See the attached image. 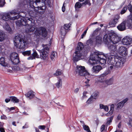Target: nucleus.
I'll return each instance as SVG.
<instances>
[{"label":"nucleus","mask_w":132,"mask_h":132,"mask_svg":"<svg viewBox=\"0 0 132 132\" xmlns=\"http://www.w3.org/2000/svg\"><path fill=\"white\" fill-rule=\"evenodd\" d=\"M42 46L43 47V49L42 50H39V51H44V52H46V53H47V51H48L49 49V45H42Z\"/></svg>","instance_id":"b1692460"},{"label":"nucleus","mask_w":132,"mask_h":132,"mask_svg":"<svg viewBox=\"0 0 132 132\" xmlns=\"http://www.w3.org/2000/svg\"><path fill=\"white\" fill-rule=\"evenodd\" d=\"M96 39L97 44H100L101 43L102 40L101 37L98 36L96 37Z\"/></svg>","instance_id":"f704fd0d"},{"label":"nucleus","mask_w":132,"mask_h":132,"mask_svg":"<svg viewBox=\"0 0 132 132\" xmlns=\"http://www.w3.org/2000/svg\"><path fill=\"white\" fill-rule=\"evenodd\" d=\"M5 35L4 32L0 30V42H2L5 39Z\"/></svg>","instance_id":"393cba45"},{"label":"nucleus","mask_w":132,"mask_h":132,"mask_svg":"<svg viewBox=\"0 0 132 132\" xmlns=\"http://www.w3.org/2000/svg\"><path fill=\"white\" fill-rule=\"evenodd\" d=\"M65 4V2H64L63 4V6L62 8V10L63 12H64L65 10V6L64 5Z\"/></svg>","instance_id":"bf43d9fd"},{"label":"nucleus","mask_w":132,"mask_h":132,"mask_svg":"<svg viewBox=\"0 0 132 132\" xmlns=\"http://www.w3.org/2000/svg\"><path fill=\"white\" fill-rule=\"evenodd\" d=\"M66 30L64 27H62L61 28L60 32L62 35L64 36L65 35L66 33Z\"/></svg>","instance_id":"72a5a7b5"},{"label":"nucleus","mask_w":132,"mask_h":132,"mask_svg":"<svg viewBox=\"0 0 132 132\" xmlns=\"http://www.w3.org/2000/svg\"><path fill=\"white\" fill-rule=\"evenodd\" d=\"M11 61L14 64H16L19 62V60L17 53L14 52L12 53L10 56Z\"/></svg>","instance_id":"f8f14e48"},{"label":"nucleus","mask_w":132,"mask_h":132,"mask_svg":"<svg viewBox=\"0 0 132 132\" xmlns=\"http://www.w3.org/2000/svg\"><path fill=\"white\" fill-rule=\"evenodd\" d=\"M33 21V19L31 18H29L27 17L24 18L21 20H18L16 22V24L18 26L26 25L27 22L30 23H31Z\"/></svg>","instance_id":"1a4fd4ad"},{"label":"nucleus","mask_w":132,"mask_h":132,"mask_svg":"<svg viewBox=\"0 0 132 132\" xmlns=\"http://www.w3.org/2000/svg\"><path fill=\"white\" fill-rule=\"evenodd\" d=\"M87 93V92H84L83 93V96L82 97V99H84L85 98H86L87 97V96L86 95V94Z\"/></svg>","instance_id":"8fccbe9b"},{"label":"nucleus","mask_w":132,"mask_h":132,"mask_svg":"<svg viewBox=\"0 0 132 132\" xmlns=\"http://www.w3.org/2000/svg\"><path fill=\"white\" fill-rule=\"evenodd\" d=\"M65 27L64 28L66 30H67L70 27V25L69 24H66L64 25Z\"/></svg>","instance_id":"603ef678"},{"label":"nucleus","mask_w":132,"mask_h":132,"mask_svg":"<svg viewBox=\"0 0 132 132\" xmlns=\"http://www.w3.org/2000/svg\"><path fill=\"white\" fill-rule=\"evenodd\" d=\"M1 119H7V117L4 114H3L1 116Z\"/></svg>","instance_id":"5fc2aeb1"},{"label":"nucleus","mask_w":132,"mask_h":132,"mask_svg":"<svg viewBox=\"0 0 132 132\" xmlns=\"http://www.w3.org/2000/svg\"><path fill=\"white\" fill-rule=\"evenodd\" d=\"M33 53L32 54L31 56L27 58L28 60H32L35 59V58H38L39 56L38 54L36 51L35 50H33Z\"/></svg>","instance_id":"a211bd4d"},{"label":"nucleus","mask_w":132,"mask_h":132,"mask_svg":"<svg viewBox=\"0 0 132 132\" xmlns=\"http://www.w3.org/2000/svg\"><path fill=\"white\" fill-rule=\"evenodd\" d=\"M20 71H22L25 70L26 69H28V68H27L25 65L23 64H21L20 65Z\"/></svg>","instance_id":"c03bdc74"},{"label":"nucleus","mask_w":132,"mask_h":132,"mask_svg":"<svg viewBox=\"0 0 132 132\" xmlns=\"http://www.w3.org/2000/svg\"><path fill=\"white\" fill-rule=\"evenodd\" d=\"M90 80L89 79H87L86 81L85 82V83L86 84V86H88V84H87V83H88V82Z\"/></svg>","instance_id":"774afa93"},{"label":"nucleus","mask_w":132,"mask_h":132,"mask_svg":"<svg viewBox=\"0 0 132 132\" xmlns=\"http://www.w3.org/2000/svg\"><path fill=\"white\" fill-rule=\"evenodd\" d=\"M101 56L102 55L99 54L98 52L94 53L90 55L89 63L90 64L93 65L99 62L102 65L105 64L106 62V60L104 58H101Z\"/></svg>","instance_id":"20e7f679"},{"label":"nucleus","mask_w":132,"mask_h":132,"mask_svg":"<svg viewBox=\"0 0 132 132\" xmlns=\"http://www.w3.org/2000/svg\"><path fill=\"white\" fill-rule=\"evenodd\" d=\"M10 98L11 101L14 103H18L19 102V100L15 96H10Z\"/></svg>","instance_id":"2f4dec72"},{"label":"nucleus","mask_w":132,"mask_h":132,"mask_svg":"<svg viewBox=\"0 0 132 132\" xmlns=\"http://www.w3.org/2000/svg\"><path fill=\"white\" fill-rule=\"evenodd\" d=\"M4 124V123L0 122V128L3 127Z\"/></svg>","instance_id":"69168bd1"},{"label":"nucleus","mask_w":132,"mask_h":132,"mask_svg":"<svg viewBox=\"0 0 132 132\" xmlns=\"http://www.w3.org/2000/svg\"><path fill=\"white\" fill-rule=\"evenodd\" d=\"M61 74V72L60 71H57L56 72L54 73V75L56 76H59Z\"/></svg>","instance_id":"3c124183"},{"label":"nucleus","mask_w":132,"mask_h":132,"mask_svg":"<svg viewBox=\"0 0 132 132\" xmlns=\"http://www.w3.org/2000/svg\"><path fill=\"white\" fill-rule=\"evenodd\" d=\"M5 3V0H0V7L3 6Z\"/></svg>","instance_id":"a18cd8bd"},{"label":"nucleus","mask_w":132,"mask_h":132,"mask_svg":"<svg viewBox=\"0 0 132 132\" xmlns=\"http://www.w3.org/2000/svg\"><path fill=\"white\" fill-rule=\"evenodd\" d=\"M57 57V53L56 52H53L52 53L50 56L51 59L53 60L55 59Z\"/></svg>","instance_id":"473e14b6"},{"label":"nucleus","mask_w":132,"mask_h":132,"mask_svg":"<svg viewBox=\"0 0 132 132\" xmlns=\"http://www.w3.org/2000/svg\"><path fill=\"white\" fill-rule=\"evenodd\" d=\"M119 18V16L118 15L116 16L109 23L110 27H115L116 24Z\"/></svg>","instance_id":"f3484780"},{"label":"nucleus","mask_w":132,"mask_h":132,"mask_svg":"<svg viewBox=\"0 0 132 132\" xmlns=\"http://www.w3.org/2000/svg\"><path fill=\"white\" fill-rule=\"evenodd\" d=\"M62 83V82L61 79H59L57 82L55 84V85L57 88H59L60 87H61Z\"/></svg>","instance_id":"c756f323"},{"label":"nucleus","mask_w":132,"mask_h":132,"mask_svg":"<svg viewBox=\"0 0 132 132\" xmlns=\"http://www.w3.org/2000/svg\"><path fill=\"white\" fill-rule=\"evenodd\" d=\"M94 41V39L93 38H91L88 40L86 42V44L88 46H90L92 45Z\"/></svg>","instance_id":"7c9ffc66"},{"label":"nucleus","mask_w":132,"mask_h":132,"mask_svg":"<svg viewBox=\"0 0 132 132\" xmlns=\"http://www.w3.org/2000/svg\"><path fill=\"white\" fill-rule=\"evenodd\" d=\"M18 13L15 10H13L7 13H4L2 17V19L5 21H7L9 20H14L18 19L19 18L18 15L12 16L13 15H15L18 14Z\"/></svg>","instance_id":"0eeeda50"},{"label":"nucleus","mask_w":132,"mask_h":132,"mask_svg":"<svg viewBox=\"0 0 132 132\" xmlns=\"http://www.w3.org/2000/svg\"><path fill=\"white\" fill-rule=\"evenodd\" d=\"M39 52L41 53H40L41 58L44 60L45 59L47 56V53H46V52H44V51H39Z\"/></svg>","instance_id":"5701e85b"},{"label":"nucleus","mask_w":132,"mask_h":132,"mask_svg":"<svg viewBox=\"0 0 132 132\" xmlns=\"http://www.w3.org/2000/svg\"><path fill=\"white\" fill-rule=\"evenodd\" d=\"M127 10V9L126 7H123L121 11V14H123L124 13L126 12Z\"/></svg>","instance_id":"49530a36"},{"label":"nucleus","mask_w":132,"mask_h":132,"mask_svg":"<svg viewBox=\"0 0 132 132\" xmlns=\"http://www.w3.org/2000/svg\"><path fill=\"white\" fill-rule=\"evenodd\" d=\"M106 59H108V63L112 66L110 67V68L112 69L115 68H119L122 67L124 63V60L123 58L115 56L111 53H109L102 55Z\"/></svg>","instance_id":"f03ea898"},{"label":"nucleus","mask_w":132,"mask_h":132,"mask_svg":"<svg viewBox=\"0 0 132 132\" xmlns=\"http://www.w3.org/2000/svg\"><path fill=\"white\" fill-rule=\"evenodd\" d=\"M102 109H103L105 111H108L109 110V108L107 106H104V107H103V108Z\"/></svg>","instance_id":"864d4df0"},{"label":"nucleus","mask_w":132,"mask_h":132,"mask_svg":"<svg viewBox=\"0 0 132 132\" xmlns=\"http://www.w3.org/2000/svg\"><path fill=\"white\" fill-rule=\"evenodd\" d=\"M31 51H28L23 52L22 54L24 56H28L31 54Z\"/></svg>","instance_id":"a19ab883"},{"label":"nucleus","mask_w":132,"mask_h":132,"mask_svg":"<svg viewBox=\"0 0 132 132\" xmlns=\"http://www.w3.org/2000/svg\"><path fill=\"white\" fill-rule=\"evenodd\" d=\"M46 8V6H42L41 7H39L37 8V9H34V11H36V12H38L40 14H43L44 11L45 10V9Z\"/></svg>","instance_id":"4be33fe9"},{"label":"nucleus","mask_w":132,"mask_h":132,"mask_svg":"<svg viewBox=\"0 0 132 132\" xmlns=\"http://www.w3.org/2000/svg\"><path fill=\"white\" fill-rule=\"evenodd\" d=\"M112 83V82L111 81V79L108 80H106L105 82H104L102 85L103 87H106L108 85H110Z\"/></svg>","instance_id":"bb28decb"},{"label":"nucleus","mask_w":132,"mask_h":132,"mask_svg":"<svg viewBox=\"0 0 132 132\" xmlns=\"http://www.w3.org/2000/svg\"><path fill=\"white\" fill-rule=\"evenodd\" d=\"M113 116H112L110 117L107 119V121L106 122V124L107 125H109L112 120Z\"/></svg>","instance_id":"e433bc0d"},{"label":"nucleus","mask_w":132,"mask_h":132,"mask_svg":"<svg viewBox=\"0 0 132 132\" xmlns=\"http://www.w3.org/2000/svg\"><path fill=\"white\" fill-rule=\"evenodd\" d=\"M35 93L32 91H30L27 93L25 96L28 99H31L35 97Z\"/></svg>","instance_id":"6ab92c4d"},{"label":"nucleus","mask_w":132,"mask_h":132,"mask_svg":"<svg viewBox=\"0 0 132 132\" xmlns=\"http://www.w3.org/2000/svg\"><path fill=\"white\" fill-rule=\"evenodd\" d=\"M94 100H95L91 96L87 100V103L88 104H90L93 102Z\"/></svg>","instance_id":"37998d69"},{"label":"nucleus","mask_w":132,"mask_h":132,"mask_svg":"<svg viewBox=\"0 0 132 132\" xmlns=\"http://www.w3.org/2000/svg\"><path fill=\"white\" fill-rule=\"evenodd\" d=\"M98 93L97 92H95L91 96L94 99H96L98 96Z\"/></svg>","instance_id":"c9c22d12"},{"label":"nucleus","mask_w":132,"mask_h":132,"mask_svg":"<svg viewBox=\"0 0 132 132\" xmlns=\"http://www.w3.org/2000/svg\"><path fill=\"white\" fill-rule=\"evenodd\" d=\"M26 3L25 1L21 2L19 3L20 6L23 7L24 5L29 4V6L32 8H37L41 7L42 6H46V5L49 6H51V2L50 0H44L43 2L42 0H26Z\"/></svg>","instance_id":"7ed1b4c3"},{"label":"nucleus","mask_w":132,"mask_h":132,"mask_svg":"<svg viewBox=\"0 0 132 132\" xmlns=\"http://www.w3.org/2000/svg\"><path fill=\"white\" fill-rule=\"evenodd\" d=\"M0 64L3 66L5 67L7 66V63L5 62L4 57H2L0 59Z\"/></svg>","instance_id":"cd10ccee"},{"label":"nucleus","mask_w":132,"mask_h":132,"mask_svg":"<svg viewBox=\"0 0 132 132\" xmlns=\"http://www.w3.org/2000/svg\"><path fill=\"white\" fill-rule=\"evenodd\" d=\"M0 131L1 132H5L4 128L3 127L0 128Z\"/></svg>","instance_id":"052dcab7"},{"label":"nucleus","mask_w":132,"mask_h":132,"mask_svg":"<svg viewBox=\"0 0 132 132\" xmlns=\"http://www.w3.org/2000/svg\"><path fill=\"white\" fill-rule=\"evenodd\" d=\"M86 33H87V30H86L85 31L83 34H82V35H81V38L82 39L84 37V36L86 35Z\"/></svg>","instance_id":"4d7b16f0"},{"label":"nucleus","mask_w":132,"mask_h":132,"mask_svg":"<svg viewBox=\"0 0 132 132\" xmlns=\"http://www.w3.org/2000/svg\"><path fill=\"white\" fill-rule=\"evenodd\" d=\"M126 21H123L117 26V29L118 30L121 31H122L125 30L126 29Z\"/></svg>","instance_id":"2eb2a0df"},{"label":"nucleus","mask_w":132,"mask_h":132,"mask_svg":"<svg viewBox=\"0 0 132 132\" xmlns=\"http://www.w3.org/2000/svg\"><path fill=\"white\" fill-rule=\"evenodd\" d=\"M103 40L108 45L109 51L113 53H116L117 47L115 44L120 41V39L116 34L113 31H111L108 35L106 34L104 36Z\"/></svg>","instance_id":"f257e3e1"},{"label":"nucleus","mask_w":132,"mask_h":132,"mask_svg":"<svg viewBox=\"0 0 132 132\" xmlns=\"http://www.w3.org/2000/svg\"><path fill=\"white\" fill-rule=\"evenodd\" d=\"M106 78V77L101 74L99 77L98 80L100 82H103L105 81Z\"/></svg>","instance_id":"c85d7f7f"},{"label":"nucleus","mask_w":132,"mask_h":132,"mask_svg":"<svg viewBox=\"0 0 132 132\" xmlns=\"http://www.w3.org/2000/svg\"><path fill=\"white\" fill-rule=\"evenodd\" d=\"M21 37L20 35L16 36L14 39V42L15 46L17 48L23 49L25 47L27 43Z\"/></svg>","instance_id":"423d86ee"},{"label":"nucleus","mask_w":132,"mask_h":132,"mask_svg":"<svg viewBox=\"0 0 132 132\" xmlns=\"http://www.w3.org/2000/svg\"><path fill=\"white\" fill-rule=\"evenodd\" d=\"M128 9L131 13L132 14L129 16L130 19L127 21V25L129 28L132 29V6L130 4L128 5Z\"/></svg>","instance_id":"ddd939ff"},{"label":"nucleus","mask_w":132,"mask_h":132,"mask_svg":"<svg viewBox=\"0 0 132 132\" xmlns=\"http://www.w3.org/2000/svg\"><path fill=\"white\" fill-rule=\"evenodd\" d=\"M10 101H11V100H10V99L6 98L5 100V102H6L7 103H8Z\"/></svg>","instance_id":"e2e57ef3"},{"label":"nucleus","mask_w":132,"mask_h":132,"mask_svg":"<svg viewBox=\"0 0 132 132\" xmlns=\"http://www.w3.org/2000/svg\"><path fill=\"white\" fill-rule=\"evenodd\" d=\"M104 105H103V104H100V108H101V109H102L103 108V107H104Z\"/></svg>","instance_id":"338daca9"},{"label":"nucleus","mask_w":132,"mask_h":132,"mask_svg":"<svg viewBox=\"0 0 132 132\" xmlns=\"http://www.w3.org/2000/svg\"><path fill=\"white\" fill-rule=\"evenodd\" d=\"M34 20L33 19V21L31 23H30L27 22L26 26L25 31L27 33H29L33 32L35 29V24L33 23Z\"/></svg>","instance_id":"9b49d317"},{"label":"nucleus","mask_w":132,"mask_h":132,"mask_svg":"<svg viewBox=\"0 0 132 132\" xmlns=\"http://www.w3.org/2000/svg\"><path fill=\"white\" fill-rule=\"evenodd\" d=\"M79 89L78 88H77L76 89L74 90V92L75 93H77L79 91Z\"/></svg>","instance_id":"0e129e2a"},{"label":"nucleus","mask_w":132,"mask_h":132,"mask_svg":"<svg viewBox=\"0 0 132 132\" xmlns=\"http://www.w3.org/2000/svg\"><path fill=\"white\" fill-rule=\"evenodd\" d=\"M118 51L119 54L122 56L126 55L127 54V50L126 48L125 47H120L118 50Z\"/></svg>","instance_id":"dca6fc26"},{"label":"nucleus","mask_w":132,"mask_h":132,"mask_svg":"<svg viewBox=\"0 0 132 132\" xmlns=\"http://www.w3.org/2000/svg\"><path fill=\"white\" fill-rule=\"evenodd\" d=\"M105 126L104 125H102L101 127V131L102 132L105 129Z\"/></svg>","instance_id":"13d9d810"},{"label":"nucleus","mask_w":132,"mask_h":132,"mask_svg":"<svg viewBox=\"0 0 132 132\" xmlns=\"http://www.w3.org/2000/svg\"><path fill=\"white\" fill-rule=\"evenodd\" d=\"M84 48V45L81 42L78 43L76 50L73 55V60L75 62H77L82 59L81 57L83 56L84 54L81 51L82 49Z\"/></svg>","instance_id":"39448f33"},{"label":"nucleus","mask_w":132,"mask_h":132,"mask_svg":"<svg viewBox=\"0 0 132 132\" xmlns=\"http://www.w3.org/2000/svg\"><path fill=\"white\" fill-rule=\"evenodd\" d=\"M45 127L44 126H38V128L42 130L44 129Z\"/></svg>","instance_id":"6e6d98bb"},{"label":"nucleus","mask_w":132,"mask_h":132,"mask_svg":"<svg viewBox=\"0 0 132 132\" xmlns=\"http://www.w3.org/2000/svg\"><path fill=\"white\" fill-rule=\"evenodd\" d=\"M110 73V71L109 69H107V70H105V72L102 74L106 77L107 75L108 74Z\"/></svg>","instance_id":"58836bf2"},{"label":"nucleus","mask_w":132,"mask_h":132,"mask_svg":"<svg viewBox=\"0 0 132 132\" xmlns=\"http://www.w3.org/2000/svg\"><path fill=\"white\" fill-rule=\"evenodd\" d=\"M114 105L113 104L111 105V106L110 110L109 112L110 114H112L113 113V110H114Z\"/></svg>","instance_id":"ea45409f"},{"label":"nucleus","mask_w":132,"mask_h":132,"mask_svg":"<svg viewBox=\"0 0 132 132\" xmlns=\"http://www.w3.org/2000/svg\"><path fill=\"white\" fill-rule=\"evenodd\" d=\"M122 43L124 45H128L132 43V38L128 36L124 37L122 40Z\"/></svg>","instance_id":"4468645a"},{"label":"nucleus","mask_w":132,"mask_h":132,"mask_svg":"<svg viewBox=\"0 0 132 132\" xmlns=\"http://www.w3.org/2000/svg\"><path fill=\"white\" fill-rule=\"evenodd\" d=\"M121 116L120 114H119L117 117V119L118 120H120L121 119Z\"/></svg>","instance_id":"680f3d73"},{"label":"nucleus","mask_w":132,"mask_h":132,"mask_svg":"<svg viewBox=\"0 0 132 132\" xmlns=\"http://www.w3.org/2000/svg\"><path fill=\"white\" fill-rule=\"evenodd\" d=\"M34 34L36 36L42 35L43 37H45L47 35V32L45 27H40L36 28Z\"/></svg>","instance_id":"6e6552de"},{"label":"nucleus","mask_w":132,"mask_h":132,"mask_svg":"<svg viewBox=\"0 0 132 132\" xmlns=\"http://www.w3.org/2000/svg\"><path fill=\"white\" fill-rule=\"evenodd\" d=\"M12 69L15 71H20V65L18 66L15 65L13 66L12 68Z\"/></svg>","instance_id":"79ce46f5"},{"label":"nucleus","mask_w":132,"mask_h":132,"mask_svg":"<svg viewBox=\"0 0 132 132\" xmlns=\"http://www.w3.org/2000/svg\"><path fill=\"white\" fill-rule=\"evenodd\" d=\"M82 6L81 4L79 2H77L75 5V7L76 9V10L77 9L80 8Z\"/></svg>","instance_id":"4c0bfd02"},{"label":"nucleus","mask_w":132,"mask_h":132,"mask_svg":"<svg viewBox=\"0 0 132 132\" xmlns=\"http://www.w3.org/2000/svg\"><path fill=\"white\" fill-rule=\"evenodd\" d=\"M128 98H126L120 102L118 103L117 104V108H118L120 109L122 108L124 104L128 101Z\"/></svg>","instance_id":"412c9836"},{"label":"nucleus","mask_w":132,"mask_h":132,"mask_svg":"<svg viewBox=\"0 0 132 132\" xmlns=\"http://www.w3.org/2000/svg\"><path fill=\"white\" fill-rule=\"evenodd\" d=\"M102 69V67L100 65H97L93 67L92 69V72L94 73H97Z\"/></svg>","instance_id":"aec40b11"},{"label":"nucleus","mask_w":132,"mask_h":132,"mask_svg":"<svg viewBox=\"0 0 132 132\" xmlns=\"http://www.w3.org/2000/svg\"><path fill=\"white\" fill-rule=\"evenodd\" d=\"M3 27L5 30L8 31L10 33H11V29L7 23H5L3 26Z\"/></svg>","instance_id":"a878e982"},{"label":"nucleus","mask_w":132,"mask_h":132,"mask_svg":"<svg viewBox=\"0 0 132 132\" xmlns=\"http://www.w3.org/2000/svg\"><path fill=\"white\" fill-rule=\"evenodd\" d=\"M85 4V5L88 4L89 5H91V3H90L89 0H86L85 2H84L82 3V4Z\"/></svg>","instance_id":"de8ad7c7"},{"label":"nucleus","mask_w":132,"mask_h":132,"mask_svg":"<svg viewBox=\"0 0 132 132\" xmlns=\"http://www.w3.org/2000/svg\"><path fill=\"white\" fill-rule=\"evenodd\" d=\"M83 128L85 130L88 131L89 130V128L88 126L84 125V124L83 125Z\"/></svg>","instance_id":"09e8293b"},{"label":"nucleus","mask_w":132,"mask_h":132,"mask_svg":"<svg viewBox=\"0 0 132 132\" xmlns=\"http://www.w3.org/2000/svg\"><path fill=\"white\" fill-rule=\"evenodd\" d=\"M76 71L78 75L81 76H84L88 74V73L85 70V67L84 66H77Z\"/></svg>","instance_id":"9d476101"}]
</instances>
